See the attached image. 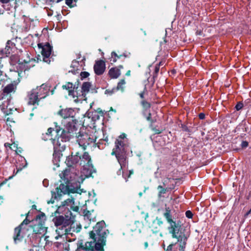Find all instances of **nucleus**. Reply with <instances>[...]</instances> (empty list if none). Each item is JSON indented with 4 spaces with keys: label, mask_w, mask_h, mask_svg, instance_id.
Returning a JSON list of instances; mask_svg holds the SVG:
<instances>
[{
    "label": "nucleus",
    "mask_w": 251,
    "mask_h": 251,
    "mask_svg": "<svg viewBox=\"0 0 251 251\" xmlns=\"http://www.w3.org/2000/svg\"><path fill=\"white\" fill-rule=\"evenodd\" d=\"M56 226H58L63 225L64 226H66L70 225V224H67L68 223L66 220L63 216H55L52 220Z\"/></svg>",
    "instance_id": "obj_22"
},
{
    "label": "nucleus",
    "mask_w": 251,
    "mask_h": 251,
    "mask_svg": "<svg viewBox=\"0 0 251 251\" xmlns=\"http://www.w3.org/2000/svg\"><path fill=\"white\" fill-rule=\"evenodd\" d=\"M78 85V84L76 86L75 84H74L72 82H68L65 85H63L62 88L63 89L68 91L69 96H72L73 98H75V97L77 98L78 94L80 95V94H79L77 91Z\"/></svg>",
    "instance_id": "obj_12"
},
{
    "label": "nucleus",
    "mask_w": 251,
    "mask_h": 251,
    "mask_svg": "<svg viewBox=\"0 0 251 251\" xmlns=\"http://www.w3.org/2000/svg\"><path fill=\"white\" fill-rule=\"evenodd\" d=\"M164 64V62H163V61H160L158 64H156V65L158 66H162Z\"/></svg>",
    "instance_id": "obj_61"
},
{
    "label": "nucleus",
    "mask_w": 251,
    "mask_h": 251,
    "mask_svg": "<svg viewBox=\"0 0 251 251\" xmlns=\"http://www.w3.org/2000/svg\"><path fill=\"white\" fill-rule=\"evenodd\" d=\"M94 113L97 114L102 117L104 116L103 112L100 108H98L97 110L94 112Z\"/></svg>",
    "instance_id": "obj_48"
},
{
    "label": "nucleus",
    "mask_w": 251,
    "mask_h": 251,
    "mask_svg": "<svg viewBox=\"0 0 251 251\" xmlns=\"http://www.w3.org/2000/svg\"><path fill=\"white\" fill-rule=\"evenodd\" d=\"M205 114L203 113H200L199 114V118L201 120H203L205 119Z\"/></svg>",
    "instance_id": "obj_56"
},
{
    "label": "nucleus",
    "mask_w": 251,
    "mask_h": 251,
    "mask_svg": "<svg viewBox=\"0 0 251 251\" xmlns=\"http://www.w3.org/2000/svg\"><path fill=\"white\" fill-rule=\"evenodd\" d=\"M17 90V84L11 83L7 84L2 90V95L3 96L10 97L12 93H15Z\"/></svg>",
    "instance_id": "obj_18"
},
{
    "label": "nucleus",
    "mask_w": 251,
    "mask_h": 251,
    "mask_svg": "<svg viewBox=\"0 0 251 251\" xmlns=\"http://www.w3.org/2000/svg\"><path fill=\"white\" fill-rule=\"evenodd\" d=\"M33 232L36 234H41L46 232L47 228L44 226V222H39L32 226Z\"/></svg>",
    "instance_id": "obj_19"
},
{
    "label": "nucleus",
    "mask_w": 251,
    "mask_h": 251,
    "mask_svg": "<svg viewBox=\"0 0 251 251\" xmlns=\"http://www.w3.org/2000/svg\"><path fill=\"white\" fill-rule=\"evenodd\" d=\"M46 215L44 213L42 212L41 214L37 215L36 218H35V220L36 222H38V223L40 221H42L44 222V220H45Z\"/></svg>",
    "instance_id": "obj_31"
},
{
    "label": "nucleus",
    "mask_w": 251,
    "mask_h": 251,
    "mask_svg": "<svg viewBox=\"0 0 251 251\" xmlns=\"http://www.w3.org/2000/svg\"><path fill=\"white\" fill-rule=\"evenodd\" d=\"M181 128H182V130L183 131L188 132L189 134H190V133H191V130L185 125L182 124L181 125Z\"/></svg>",
    "instance_id": "obj_38"
},
{
    "label": "nucleus",
    "mask_w": 251,
    "mask_h": 251,
    "mask_svg": "<svg viewBox=\"0 0 251 251\" xmlns=\"http://www.w3.org/2000/svg\"><path fill=\"white\" fill-rule=\"evenodd\" d=\"M23 54H25L26 56V58L23 59V58L21 57L19 59L18 68L21 72H25L28 71L31 67L35 66L34 63L35 62V59L30 58L29 55L26 51H25L24 52L21 51L20 56Z\"/></svg>",
    "instance_id": "obj_9"
},
{
    "label": "nucleus",
    "mask_w": 251,
    "mask_h": 251,
    "mask_svg": "<svg viewBox=\"0 0 251 251\" xmlns=\"http://www.w3.org/2000/svg\"><path fill=\"white\" fill-rule=\"evenodd\" d=\"M63 0H46V3H59Z\"/></svg>",
    "instance_id": "obj_50"
},
{
    "label": "nucleus",
    "mask_w": 251,
    "mask_h": 251,
    "mask_svg": "<svg viewBox=\"0 0 251 251\" xmlns=\"http://www.w3.org/2000/svg\"><path fill=\"white\" fill-rule=\"evenodd\" d=\"M13 148L15 149V151L17 154H19V153H22L23 151V149L21 147H18V145L14 143L13 144Z\"/></svg>",
    "instance_id": "obj_36"
},
{
    "label": "nucleus",
    "mask_w": 251,
    "mask_h": 251,
    "mask_svg": "<svg viewBox=\"0 0 251 251\" xmlns=\"http://www.w3.org/2000/svg\"><path fill=\"white\" fill-rule=\"evenodd\" d=\"M53 124L54 127H49L46 134L52 136V132L55 131L56 136L52 141L54 150L53 155L54 157H59L60 155H62L61 153L66 149V145L65 143L74 138V136H76V133L75 130H72L70 124L67 126V129H63L57 122H54Z\"/></svg>",
    "instance_id": "obj_2"
},
{
    "label": "nucleus",
    "mask_w": 251,
    "mask_h": 251,
    "mask_svg": "<svg viewBox=\"0 0 251 251\" xmlns=\"http://www.w3.org/2000/svg\"><path fill=\"white\" fill-rule=\"evenodd\" d=\"M80 155L78 152H75V155H72L67 158L65 163L69 167H73L74 165L77 164L80 161Z\"/></svg>",
    "instance_id": "obj_17"
},
{
    "label": "nucleus",
    "mask_w": 251,
    "mask_h": 251,
    "mask_svg": "<svg viewBox=\"0 0 251 251\" xmlns=\"http://www.w3.org/2000/svg\"><path fill=\"white\" fill-rule=\"evenodd\" d=\"M38 47L41 49V53L43 57V61L47 64H50L52 56H51L53 47L49 42L45 43H38Z\"/></svg>",
    "instance_id": "obj_10"
},
{
    "label": "nucleus",
    "mask_w": 251,
    "mask_h": 251,
    "mask_svg": "<svg viewBox=\"0 0 251 251\" xmlns=\"http://www.w3.org/2000/svg\"><path fill=\"white\" fill-rule=\"evenodd\" d=\"M100 116L99 115L94 113V114H93L92 119L95 121L99 120L100 119Z\"/></svg>",
    "instance_id": "obj_53"
},
{
    "label": "nucleus",
    "mask_w": 251,
    "mask_h": 251,
    "mask_svg": "<svg viewBox=\"0 0 251 251\" xmlns=\"http://www.w3.org/2000/svg\"><path fill=\"white\" fill-rule=\"evenodd\" d=\"M71 67L72 69L69 71V72H72L74 74H78L79 71L81 69V66L79 65L78 61L74 60L72 62Z\"/></svg>",
    "instance_id": "obj_23"
},
{
    "label": "nucleus",
    "mask_w": 251,
    "mask_h": 251,
    "mask_svg": "<svg viewBox=\"0 0 251 251\" xmlns=\"http://www.w3.org/2000/svg\"><path fill=\"white\" fill-rule=\"evenodd\" d=\"M80 165L83 166V173L86 177H93L92 174L96 172L92 164L90 156L87 152H84L82 156L80 155Z\"/></svg>",
    "instance_id": "obj_8"
},
{
    "label": "nucleus",
    "mask_w": 251,
    "mask_h": 251,
    "mask_svg": "<svg viewBox=\"0 0 251 251\" xmlns=\"http://www.w3.org/2000/svg\"><path fill=\"white\" fill-rule=\"evenodd\" d=\"M126 76H130V71L128 70L126 72Z\"/></svg>",
    "instance_id": "obj_62"
},
{
    "label": "nucleus",
    "mask_w": 251,
    "mask_h": 251,
    "mask_svg": "<svg viewBox=\"0 0 251 251\" xmlns=\"http://www.w3.org/2000/svg\"><path fill=\"white\" fill-rule=\"evenodd\" d=\"M110 142H108V137H104V135L103 134V138L100 139L97 143H96L95 145H93L92 147H97L100 150H103L105 146H108Z\"/></svg>",
    "instance_id": "obj_21"
},
{
    "label": "nucleus",
    "mask_w": 251,
    "mask_h": 251,
    "mask_svg": "<svg viewBox=\"0 0 251 251\" xmlns=\"http://www.w3.org/2000/svg\"><path fill=\"white\" fill-rule=\"evenodd\" d=\"M128 147L126 135L122 133L115 141V146L111 154L115 155L121 166V169L125 167L126 163L127 151Z\"/></svg>",
    "instance_id": "obj_4"
},
{
    "label": "nucleus",
    "mask_w": 251,
    "mask_h": 251,
    "mask_svg": "<svg viewBox=\"0 0 251 251\" xmlns=\"http://www.w3.org/2000/svg\"><path fill=\"white\" fill-rule=\"evenodd\" d=\"M108 75L111 78H117L120 75L121 72L117 67H113L109 70Z\"/></svg>",
    "instance_id": "obj_25"
},
{
    "label": "nucleus",
    "mask_w": 251,
    "mask_h": 251,
    "mask_svg": "<svg viewBox=\"0 0 251 251\" xmlns=\"http://www.w3.org/2000/svg\"><path fill=\"white\" fill-rule=\"evenodd\" d=\"M140 104L142 106V112L144 116L146 115V113L147 112L150 111V108L151 107V104L150 102L147 101L145 100H142L140 101Z\"/></svg>",
    "instance_id": "obj_24"
},
{
    "label": "nucleus",
    "mask_w": 251,
    "mask_h": 251,
    "mask_svg": "<svg viewBox=\"0 0 251 251\" xmlns=\"http://www.w3.org/2000/svg\"><path fill=\"white\" fill-rule=\"evenodd\" d=\"M145 116L146 117V120L150 122V125H153L156 122V118H152L151 117V114L150 111L147 112V113H146V115Z\"/></svg>",
    "instance_id": "obj_28"
},
{
    "label": "nucleus",
    "mask_w": 251,
    "mask_h": 251,
    "mask_svg": "<svg viewBox=\"0 0 251 251\" xmlns=\"http://www.w3.org/2000/svg\"><path fill=\"white\" fill-rule=\"evenodd\" d=\"M3 50L5 54L8 56L12 51V49L10 47V45L6 44L5 49Z\"/></svg>",
    "instance_id": "obj_34"
},
{
    "label": "nucleus",
    "mask_w": 251,
    "mask_h": 251,
    "mask_svg": "<svg viewBox=\"0 0 251 251\" xmlns=\"http://www.w3.org/2000/svg\"><path fill=\"white\" fill-rule=\"evenodd\" d=\"M31 208L32 209H35L37 210V206L35 204H33L32 205Z\"/></svg>",
    "instance_id": "obj_64"
},
{
    "label": "nucleus",
    "mask_w": 251,
    "mask_h": 251,
    "mask_svg": "<svg viewBox=\"0 0 251 251\" xmlns=\"http://www.w3.org/2000/svg\"><path fill=\"white\" fill-rule=\"evenodd\" d=\"M146 91H147V88H146V86H145L144 87V90L139 94V95L140 98L142 99V100H145L144 99V98H145L144 95H145V92Z\"/></svg>",
    "instance_id": "obj_46"
},
{
    "label": "nucleus",
    "mask_w": 251,
    "mask_h": 251,
    "mask_svg": "<svg viewBox=\"0 0 251 251\" xmlns=\"http://www.w3.org/2000/svg\"><path fill=\"white\" fill-rule=\"evenodd\" d=\"M12 1H14V3L15 4V7H16L17 5L18 4L17 0H0V2L3 4L8 3V2Z\"/></svg>",
    "instance_id": "obj_41"
},
{
    "label": "nucleus",
    "mask_w": 251,
    "mask_h": 251,
    "mask_svg": "<svg viewBox=\"0 0 251 251\" xmlns=\"http://www.w3.org/2000/svg\"><path fill=\"white\" fill-rule=\"evenodd\" d=\"M186 217L189 219L193 218V214L190 210H187L185 212Z\"/></svg>",
    "instance_id": "obj_45"
},
{
    "label": "nucleus",
    "mask_w": 251,
    "mask_h": 251,
    "mask_svg": "<svg viewBox=\"0 0 251 251\" xmlns=\"http://www.w3.org/2000/svg\"><path fill=\"white\" fill-rule=\"evenodd\" d=\"M130 53L126 51L120 53L119 50L117 52L113 51L111 53V57L109 58L111 64L115 63L118 59L124 57L125 58H129Z\"/></svg>",
    "instance_id": "obj_14"
},
{
    "label": "nucleus",
    "mask_w": 251,
    "mask_h": 251,
    "mask_svg": "<svg viewBox=\"0 0 251 251\" xmlns=\"http://www.w3.org/2000/svg\"><path fill=\"white\" fill-rule=\"evenodd\" d=\"M7 57V55L5 54L3 50H0V59L1 60H5L6 57Z\"/></svg>",
    "instance_id": "obj_43"
},
{
    "label": "nucleus",
    "mask_w": 251,
    "mask_h": 251,
    "mask_svg": "<svg viewBox=\"0 0 251 251\" xmlns=\"http://www.w3.org/2000/svg\"><path fill=\"white\" fill-rule=\"evenodd\" d=\"M70 173V170L68 169H65V170H63L61 174V177L62 178H66V176H67Z\"/></svg>",
    "instance_id": "obj_39"
},
{
    "label": "nucleus",
    "mask_w": 251,
    "mask_h": 251,
    "mask_svg": "<svg viewBox=\"0 0 251 251\" xmlns=\"http://www.w3.org/2000/svg\"><path fill=\"white\" fill-rule=\"evenodd\" d=\"M133 171L132 170H130L129 172V175L128 176V177H130V175H131L132 174H133Z\"/></svg>",
    "instance_id": "obj_63"
},
{
    "label": "nucleus",
    "mask_w": 251,
    "mask_h": 251,
    "mask_svg": "<svg viewBox=\"0 0 251 251\" xmlns=\"http://www.w3.org/2000/svg\"><path fill=\"white\" fill-rule=\"evenodd\" d=\"M243 103L242 102L239 101L237 102L235 108L237 111H239L243 108Z\"/></svg>",
    "instance_id": "obj_40"
},
{
    "label": "nucleus",
    "mask_w": 251,
    "mask_h": 251,
    "mask_svg": "<svg viewBox=\"0 0 251 251\" xmlns=\"http://www.w3.org/2000/svg\"><path fill=\"white\" fill-rule=\"evenodd\" d=\"M30 223V221L28 219H27V218H26L19 225L20 226L22 227H25L27 226V225Z\"/></svg>",
    "instance_id": "obj_37"
},
{
    "label": "nucleus",
    "mask_w": 251,
    "mask_h": 251,
    "mask_svg": "<svg viewBox=\"0 0 251 251\" xmlns=\"http://www.w3.org/2000/svg\"><path fill=\"white\" fill-rule=\"evenodd\" d=\"M251 198V191H250L249 192V194L246 197V199L247 200H250V198Z\"/></svg>",
    "instance_id": "obj_59"
},
{
    "label": "nucleus",
    "mask_w": 251,
    "mask_h": 251,
    "mask_svg": "<svg viewBox=\"0 0 251 251\" xmlns=\"http://www.w3.org/2000/svg\"><path fill=\"white\" fill-rule=\"evenodd\" d=\"M91 84L89 82H84L83 83L81 86V95L85 96L86 94L89 92Z\"/></svg>",
    "instance_id": "obj_26"
},
{
    "label": "nucleus",
    "mask_w": 251,
    "mask_h": 251,
    "mask_svg": "<svg viewBox=\"0 0 251 251\" xmlns=\"http://www.w3.org/2000/svg\"><path fill=\"white\" fill-rule=\"evenodd\" d=\"M4 63H5L4 60L0 59V71H2L1 70L3 68Z\"/></svg>",
    "instance_id": "obj_54"
},
{
    "label": "nucleus",
    "mask_w": 251,
    "mask_h": 251,
    "mask_svg": "<svg viewBox=\"0 0 251 251\" xmlns=\"http://www.w3.org/2000/svg\"><path fill=\"white\" fill-rule=\"evenodd\" d=\"M27 229L25 227L18 226L14 229L13 239L15 243L21 241L26 235Z\"/></svg>",
    "instance_id": "obj_13"
},
{
    "label": "nucleus",
    "mask_w": 251,
    "mask_h": 251,
    "mask_svg": "<svg viewBox=\"0 0 251 251\" xmlns=\"http://www.w3.org/2000/svg\"><path fill=\"white\" fill-rule=\"evenodd\" d=\"M69 185H65L63 183H61L58 187L56 188V192H51L52 198L50 201L51 203L54 202V199H56L57 198L60 197L63 194H66L68 193Z\"/></svg>",
    "instance_id": "obj_11"
},
{
    "label": "nucleus",
    "mask_w": 251,
    "mask_h": 251,
    "mask_svg": "<svg viewBox=\"0 0 251 251\" xmlns=\"http://www.w3.org/2000/svg\"><path fill=\"white\" fill-rule=\"evenodd\" d=\"M163 216L170 225L168 227L169 233L171 234L173 238L176 239L179 243V251H184L188 237L185 233V229L181 226L180 221L174 220L171 209L169 207L166 206Z\"/></svg>",
    "instance_id": "obj_3"
},
{
    "label": "nucleus",
    "mask_w": 251,
    "mask_h": 251,
    "mask_svg": "<svg viewBox=\"0 0 251 251\" xmlns=\"http://www.w3.org/2000/svg\"><path fill=\"white\" fill-rule=\"evenodd\" d=\"M58 114L64 119L71 118L69 121H67L65 129H67V126L70 124L72 130L76 131V126H77L79 124L78 120L75 118V113L74 109L72 108L62 109L58 111Z\"/></svg>",
    "instance_id": "obj_7"
},
{
    "label": "nucleus",
    "mask_w": 251,
    "mask_h": 251,
    "mask_svg": "<svg viewBox=\"0 0 251 251\" xmlns=\"http://www.w3.org/2000/svg\"><path fill=\"white\" fill-rule=\"evenodd\" d=\"M149 127L151 130L154 132L155 134H159L163 131V130H159L157 129L156 127L153 126V125H149Z\"/></svg>",
    "instance_id": "obj_33"
},
{
    "label": "nucleus",
    "mask_w": 251,
    "mask_h": 251,
    "mask_svg": "<svg viewBox=\"0 0 251 251\" xmlns=\"http://www.w3.org/2000/svg\"><path fill=\"white\" fill-rule=\"evenodd\" d=\"M251 213V208L246 213V214L245 215V217L248 216Z\"/></svg>",
    "instance_id": "obj_60"
},
{
    "label": "nucleus",
    "mask_w": 251,
    "mask_h": 251,
    "mask_svg": "<svg viewBox=\"0 0 251 251\" xmlns=\"http://www.w3.org/2000/svg\"><path fill=\"white\" fill-rule=\"evenodd\" d=\"M125 83V80L124 79H121L118 83L116 89L117 90H121L122 92H123L124 91V85Z\"/></svg>",
    "instance_id": "obj_30"
},
{
    "label": "nucleus",
    "mask_w": 251,
    "mask_h": 251,
    "mask_svg": "<svg viewBox=\"0 0 251 251\" xmlns=\"http://www.w3.org/2000/svg\"><path fill=\"white\" fill-rule=\"evenodd\" d=\"M64 212L65 219L68 223L67 224L72 225L73 224L75 221V216L73 214L71 210L68 208L65 209Z\"/></svg>",
    "instance_id": "obj_20"
},
{
    "label": "nucleus",
    "mask_w": 251,
    "mask_h": 251,
    "mask_svg": "<svg viewBox=\"0 0 251 251\" xmlns=\"http://www.w3.org/2000/svg\"><path fill=\"white\" fill-rule=\"evenodd\" d=\"M71 211H73L74 212H78L79 210V207L78 206H70V208H69Z\"/></svg>",
    "instance_id": "obj_47"
},
{
    "label": "nucleus",
    "mask_w": 251,
    "mask_h": 251,
    "mask_svg": "<svg viewBox=\"0 0 251 251\" xmlns=\"http://www.w3.org/2000/svg\"><path fill=\"white\" fill-rule=\"evenodd\" d=\"M159 69H160V67L156 65L155 66L154 71L153 75V81L152 84H153L155 81V80H154L155 78L157 77V74L159 71Z\"/></svg>",
    "instance_id": "obj_35"
},
{
    "label": "nucleus",
    "mask_w": 251,
    "mask_h": 251,
    "mask_svg": "<svg viewBox=\"0 0 251 251\" xmlns=\"http://www.w3.org/2000/svg\"><path fill=\"white\" fill-rule=\"evenodd\" d=\"M79 126L80 124L76 126V131H75L76 133L75 135L76 136H74V138L75 137L77 139L76 141L79 145L82 147L83 149H85L88 146L92 147L93 145H95L97 139L96 137L93 135L80 131L78 130Z\"/></svg>",
    "instance_id": "obj_6"
},
{
    "label": "nucleus",
    "mask_w": 251,
    "mask_h": 251,
    "mask_svg": "<svg viewBox=\"0 0 251 251\" xmlns=\"http://www.w3.org/2000/svg\"><path fill=\"white\" fill-rule=\"evenodd\" d=\"M76 0H65L66 4L70 8L76 5Z\"/></svg>",
    "instance_id": "obj_32"
},
{
    "label": "nucleus",
    "mask_w": 251,
    "mask_h": 251,
    "mask_svg": "<svg viewBox=\"0 0 251 251\" xmlns=\"http://www.w3.org/2000/svg\"><path fill=\"white\" fill-rule=\"evenodd\" d=\"M50 86L42 84L28 92L27 95L28 105H38L41 100L45 99L49 95Z\"/></svg>",
    "instance_id": "obj_5"
},
{
    "label": "nucleus",
    "mask_w": 251,
    "mask_h": 251,
    "mask_svg": "<svg viewBox=\"0 0 251 251\" xmlns=\"http://www.w3.org/2000/svg\"><path fill=\"white\" fill-rule=\"evenodd\" d=\"M12 110L10 108H9V110L6 108V109L3 111L4 113L5 114V115H9L12 113Z\"/></svg>",
    "instance_id": "obj_52"
},
{
    "label": "nucleus",
    "mask_w": 251,
    "mask_h": 251,
    "mask_svg": "<svg viewBox=\"0 0 251 251\" xmlns=\"http://www.w3.org/2000/svg\"><path fill=\"white\" fill-rule=\"evenodd\" d=\"M157 190H158V197L159 198H161L163 194L166 193L167 191L168 190V188H164L161 185H159L157 187Z\"/></svg>",
    "instance_id": "obj_29"
},
{
    "label": "nucleus",
    "mask_w": 251,
    "mask_h": 251,
    "mask_svg": "<svg viewBox=\"0 0 251 251\" xmlns=\"http://www.w3.org/2000/svg\"><path fill=\"white\" fill-rule=\"evenodd\" d=\"M163 224V221L161 218L157 217L152 221L151 225L149 226V227L153 233H157L160 231V227Z\"/></svg>",
    "instance_id": "obj_16"
},
{
    "label": "nucleus",
    "mask_w": 251,
    "mask_h": 251,
    "mask_svg": "<svg viewBox=\"0 0 251 251\" xmlns=\"http://www.w3.org/2000/svg\"><path fill=\"white\" fill-rule=\"evenodd\" d=\"M82 192V189H80V185L79 184L78 186L76 187H72V186H69L68 189V194H75L77 193L79 194H81Z\"/></svg>",
    "instance_id": "obj_27"
},
{
    "label": "nucleus",
    "mask_w": 251,
    "mask_h": 251,
    "mask_svg": "<svg viewBox=\"0 0 251 251\" xmlns=\"http://www.w3.org/2000/svg\"><path fill=\"white\" fill-rule=\"evenodd\" d=\"M108 233V230L105 229L104 221L98 222L93 227V230L89 232V236L92 241L86 242L85 245L80 243L78 248L85 251H104V246L106 245Z\"/></svg>",
    "instance_id": "obj_1"
},
{
    "label": "nucleus",
    "mask_w": 251,
    "mask_h": 251,
    "mask_svg": "<svg viewBox=\"0 0 251 251\" xmlns=\"http://www.w3.org/2000/svg\"><path fill=\"white\" fill-rule=\"evenodd\" d=\"M89 73L87 72H82L80 74L81 79L87 78L89 76Z\"/></svg>",
    "instance_id": "obj_42"
},
{
    "label": "nucleus",
    "mask_w": 251,
    "mask_h": 251,
    "mask_svg": "<svg viewBox=\"0 0 251 251\" xmlns=\"http://www.w3.org/2000/svg\"><path fill=\"white\" fill-rule=\"evenodd\" d=\"M249 146V143L246 141H243L242 142L241 146L242 148H246Z\"/></svg>",
    "instance_id": "obj_49"
},
{
    "label": "nucleus",
    "mask_w": 251,
    "mask_h": 251,
    "mask_svg": "<svg viewBox=\"0 0 251 251\" xmlns=\"http://www.w3.org/2000/svg\"><path fill=\"white\" fill-rule=\"evenodd\" d=\"M114 91H115V89H113L112 90H110L107 89L105 91V94H108L111 95V94H113L114 92Z\"/></svg>",
    "instance_id": "obj_55"
},
{
    "label": "nucleus",
    "mask_w": 251,
    "mask_h": 251,
    "mask_svg": "<svg viewBox=\"0 0 251 251\" xmlns=\"http://www.w3.org/2000/svg\"><path fill=\"white\" fill-rule=\"evenodd\" d=\"M3 73V71H0V85L1 84V81L2 80V79L1 78V76L2 75Z\"/></svg>",
    "instance_id": "obj_58"
},
{
    "label": "nucleus",
    "mask_w": 251,
    "mask_h": 251,
    "mask_svg": "<svg viewBox=\"0 0 251 251\" xmlns=\"http://www.w3.org/2000/svg\"><path fill=\"white\" fill-rule=\"evenodd\" d=\"M7 44L10 46V47L13 49L15 47V44L11 40H8L7 42Z\"/></svg>",
    "instance_id": "obj_51"
},
{
    "label": "nucleus",
    "mask_w": 251,
    "mask_h": 251,
    "mask_svg": "<svg viewBox=\"0 0 251 251\" xmlns=\"http://www.w3.org/2000/svg\"><path fill=\"white\" fill-rule=\"evenodd\" d=\"M176 243H175V244H171L170 245H169L166 249H164V250H165V251H176V250H173V247L176 244Z\"/></svg>",
    "instance_id": "obj_44"
},
{
    "label": "nucleus",
    "mask_w": 251,
    "mask_h": 251,
    "mask_svg": "<svg viewBox=\"0 0 251 251\" xmlns=\"http://www.w3.org/2000/svg\"><path fill=\"white\" fill-rule=\"evenodd\" d=\"M4 146L5 147H9L10 149H12V146L13 147V144H10V143H5L4 144Z\"/></svg>",
    "instance_id": "obj_57"
},
{
    "label": "nucleus",
    "mask_w": 251,
    "mask_h": 251,
    "mask_svg": "<svg viewBox=\"0 0 251 251\" xmlns=\"http://www.w3.org/2000/svg\"><path fill=\"white\" fill-rule=\"evenodd\" d=\"M105 63L103 60H99L96 61L94 66V70L97 75H102L105 72Z\"/></svg>",
    "instance_id": "obj_15"
}]
</instances>
